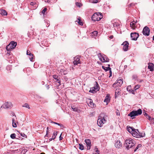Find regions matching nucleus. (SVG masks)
I'll list each match as a JSON object with an SVG mask.
<instances>
[{
	"mask_svg": "<svg viewBox=\"0 0 154 154\" xmlns=\"http://www.w3.org/2000/svg\"><path fill=\"white\" fill-rule=\"evenodd\" d=\"M131 134L133 137L138 138L143 137L145 135L144 133H140L138 129L134 128L131 133Z\"/></svg>",
	"mask_w": 154,
	"mask_h": 154,
	"instance_id": "obj_1",
	"label": "nucleus"
},
{
	"mask_svg": "<svg viewBox=\"0 0 154 154\" xmlns=\"http://www.w3.org/2000/svg\"><path fill=\"white\" fill-rule=\"evenodd\" d=\"M103 17V16L101 13H96L92 16L91 19L94 21H98L100 20Z\"/></svg>",
	"mask_w": 154,
	"mask_h": 154,
	"instance_id": "obj_2",
	"label": "nucleus"
},
{
	"mask_svg": "<svg viewBox=\"0 0 154 154\" xmlns=\"http://www.w3.org/2000/svg\"><path fill=\"white\" fill-rule=\"evenodd\" d=\"M142 113V110L140 109H139L137 110L132 111L128 114V116L132 118V119H134L133 117L141 115Z\"/></svg>",
	"mask_w": 154,
	"mask_h": 154,
	"instance_id": "obj_3",
	"label": "nucleus"
},
{
	"mask_svg": "<svg viewBox=\"0 0 154 154\" xmlns=\"http://www.w3.org/2000/svg\"><path fill=\"white\" fill-rule=\"evenodd\" d=\"M98 56L99 59L103 62H108L109 59L104 55H102L100 53L98 54Z\"/></svg>",
	"mask_w": 154,
	"mask_h": 154,
	"instance_id": "obj_4",
	"label": "nucleus"
},
{
	"mask_svg": "<svg viewBox=\"0 0 154 154\" xmlns=\"http://www.w3.org/2000/svg\"><path fill=\"white\" fill-rule=\"evenodd\" d=\"M123 83V79L121 77H119L116 81L115 83H114L112 86L113 87L118 86L120 87Z\"/></svg>",
	"mask_w": 154,
	"mask_h": 154,
	"instance_id": "obj_5",
	"label": "nucleus"
},
{
	"mask_svg": "<svg viewBox=\"0 0 154 154\" xmlns=\"http://www.w3.org/2000/svg\"><path fill=\"white\" fill-rule=\"evenodd\" d=\"M17 45V42L12 41L6 47V49L7 51H10L11 49L14 48Z\"/></svg>",
	"mask_w": 154,
	"mask_h": 154,
	"instance_id": "obj_6",
	"label": "nucleus"
},
{
	"mask_svg": "<svg viewBox=\"0 0 154 154\" xmlns=\"http://www.w3.org/2000/svg\"><path fill=\"white\" fill-rule=\"evenodd\" d=\"M96 85L94 87H93L91 88L90 90L89 91V92L91 93H94L96 92V91H98L99 88V85L97 82H96Z\"/></svg>",
	"mask_w": 154,
	"mask_h": 154,
	"instance_id": "obj_7",
	"label": "nucleus"
},
{
	"mask_svg": "<svg viewBox=\"0 0 154 154\" xmlns=\"http://www.w3.org/2000/svg\"><path fill=\"white\" fill-rule=\"evenodd\" d=\"M139 35L137 32L131 33V37L132 40L136 41L138 38Z\"/></svg>",
	"mask_w": 154,
	"mask_h": 154,
	"instance_id": "obj_8",
	"label": "nucleus"
},
{
	"mask_svg": "<svg viewBox=\"0 0 154 154\" xmlns=\"http://www.w3.org/2000/svg\"><path fill=\"white\" fill-rule=\"evenodd\" d=\"M150 30L147 26L144 28L143 30V33L144 35L148 36L149 35Z\"/></svg>",
	"mask_w": 154,
	"mask_h": 154,
	"instance_id": "obj_9",
	"label": "nucleus"
},
{
	"mask_svg": "<svg viewBox=\"0 0 154 154\" xmlns=\"http://www.w3.org/2000/svg\"><path fill=\"white\" fill-rule=\"evenodd\" d=\"M12 104L11 102H7L5 103L2 106H1V107H3L5 109H8L11 108L12 107Z\"/></svg>",
	"mask_w": 154,
	"mask_h": 154,
	"instance_id": "obj_10",
	"label": "nucleus"
},
{
	"mask_svg": "<svg viewBox=\"0 0 154 154\" xmlns=\"http://www.w3.org/2000/svg\"><path fill=\"white\" fill-rule=\"evenodd\" d=\"M106 122V120L104 118L100 119H98L97 121V124L99 126L101 127L103 123H105Z\"/></svg>",
	"mask_w": 154,
	"mask_h": 154,
	"instance_id": "obj_11",
	"label": "nucleus"
},
{
	"mask_svg": "<svg viewBox=\"0 0 154 154\" xmlns=\"http://www.w3.org/2000/svg\"><path fill=\"white\" fill-rule=\"evenodd\" d=\"M129 43L128 41H125L122 44L124 45L123 49L125 51H127L128 50L129 45Z\"/></svg>",
	"mask_w": 154,
	"mask_h": 154,
	"instance_id": "obj_12",
	"label": "nucleus"
},
{
	"mask_svg": "<svg viewBox=\"0 0 154 154\" xmlns=\"http://www.w3.org/2000/svg\"><path fill=\"white\" fill-rule=\"evenodd\" d=\"M85 142L87 146V149H90L91 146V142L90 139H87L85 140Z\"/></svg>",
	"mask_w": 154,
	"mask_h": 154,
	"instance_id": "obj_13",
	"label": "nucleus"
},
{
	"mask_svg": "<svg viewBox=\"0 0 154 154\" xmlns=\"http://www.w3.org/2000/svg\"><path fill=\"white\" fill-rule=\"evenodd\" d=\"M30 5L34 6L35 8L33 9H36L38 6V3L36 1H34L30 2Z\"/></svg>",
	"mask_w": 154,
	"mask_h": 154,
	"instance_id": "obj_14",
	"label": "nucleus"
},
{
	"mask_svg": "<svg viewBox=\"0 0 154 154\" xmlns=\"http://www.w3.org/2000/svg\"><path fill=\"white\" fill-rule=\"evenodd\" d=\"M80 59L79 57L76 56L74 58V60L73 63L75 65H77L78 64L80 63Z\"/></svg>",
	"mask_w": 154,
	"mask_h": 154,
	"instance_id": "obj_15",
	"label": "nucleus"
},
{
	"mask_svg": "<svg viewBox=\"0 0 154 154\" xmlns=\"http://www.w3.org/2000/svg\"><path fill=\"white\" fill-rule=\"evenodd\" d=\"M115 146L118 148H120L122 146V143L120 140H117L115 144Z\"/></svg>",
	"mask_w": 154,
	"mask_h": 154,
	"instance_id": "obj_16",
	"label": "nucleus"
},
{
	"mask_svg": "<svg viewBox=\"0 0 154 154\" xmlns=\"http://www.w3.org/2000/svg\"><path fill=\"white\" fill-rule=\"evenodd\" d=\"M137 21H135L134 20L133 21L131 22L130 23V26L131 27V28L133 29H135L136 27L135 25L136 23H137Z\"/></svg>",
	"mask_w": 154,
	"mask_h": 154,
	"instance_id": "obj_17",
	"label": "nucleus"
},
{
	"mask_svg": "<svg viewBox=\"0 0 154 154\" xmlns=\"http://www.w3.org/2000/svg\"><path fill=\"white\" fill-rule=\"evenodd\" d=\"M53 78L56 80V82L59 84V85H60V77L56 75H53Z\"/></svg>",
	"mask_w": 154,
	"mask_h": 154,
	"instance_id": "obj_18",
	"label": "nucleus"
},
{
	"mask_svg": "<svg viewBox=\"0 0 154 154\" xmlns=\"http://www.w3.org/2000/svg\"><path fill=\"white\" fill-rule=\"evenodd\" d=\"M134 141H133L131 139H126L125 141V143H124V146H125V145L128 144H131V143H132Z\"/></svg>",
	"mask_w": 154,
	"mask_h": 154,
	"instance_id": "obj_19",
	"label": "nucleus"
},
{
	"mask_svg": "<svg viewBox=\"0 0 154 154\" xmlns=\"http://www.w3.org/2000/svg\"><path fill=\"white\" fill-rule=\"evenodd\" d=\"M134 146H135V144H134V142H133V143H131V144H128H128H126V145H125V146L126 147V148L127 149H129L130 148L133 147Z\"/></svg>",
	"mask_w": 154,
	"mask_h": 154,
	"instance_id": "obj_20",
	"label": "nucleus"
},
{
	"mask_svg": "<svg viewBox=\"0 0 154 154\" xmlns=\"http://www.w3.org/2000/svg\"><path fill=\"white\" fill-rule=\"evenodd\" d=\"M72 109L74 112H79L80 110L78 109V107H75L74 105H72L71 106Z\"/></svg>",
	"mask_w": 154,
	"mask_h": 154,
	"instance_id": "obj_21",
	"label": "nucleus"
},
{
	"mask_svg": "<svg viewBox=\"0 0 154 154\" xmlns=\"http://www.w3.org/2000/svg\"><path fill=\"white\" fill-rule=\"evenodd\" d=\"M127 128L128 131L131 134L134 129V128L133 127H131L129 126H128Z\"/></svg>",
	"mask_w": 154,
	"mask_h": 154,
	"instance_id": "obj_22",
	"label": "nucleus"
},
{
	"mask_svg": "<svg viewBox=\"0 0 154 154\" xmlns=\"http://www.w3.org/2000/svg\"><path fill=\"white\" fill-rule=\"evenodd\" d=\"M148 68L151 71L153 70V64L152 63H149L148 64Z\"/></svg>",
	"mask_w": 154,
	"mask_h": 154,
	"instance_id": "obj_23",
	"label": "nucleus"
},
{
	"mask_svg": "<svg viewBox=\"0 0 154 154\" xmlns=\"http://www.w3.org/2000/svg\"><path fill=\"white\" fill-rule=\"evenodd\" d=\"M0 14L2 15H6L7 13L5 10L0 9Z\"/></svg>",
	"mask_w": 154,
	"mask_h": 154,
	"instance_id": "obj_24",
	"label": "nucleus"
},
{
	"mask_svg": "<svg viewBox=\"0 0 154 154\" xmlns=\"http://www.w3.org/2000/svg\"><path fill=\"white\" fill-rule=\"evenodd\" d=\"M94 105H95L93 103L92 100L90 99L89 106L93 108L94 107Z\"/></svg>",
	"mask_w": 154,
	"mask_h": 154,
	"instance_id": "obj_25",
	"label": "nucleus"
},
{
	"mask_svg": "<svg viewBox=\"0 0 154 154\" xmlns=\"http://www.w3.org/2000/svg\"><path fill=\"white\" fill-rule=\"evenodd\" d=\"M98 33L97 31H94L91 33L90 35L92 37H94L95 36H97Z\"/></svg>",
	"mask_w": 154,
	"mask_h": 154,
	"instance_id": "obj_26",
	"label": "nucleus"
},
{
	"mask_svg": "<svg viewBox=\"0 0 154 154\" xmlns=\"http://www.w3.org/2000/svg\"><path fill=\"white\" fill-rule=\"evenodd\" d=\"M12 126L13 127L16 128L17 127V125L16 124V121L14 119H12Z\"/></svg>",
	"mask_w": 154,
	"mask_h": 154,
	"instance_id": "obj_27",
	"label": "nucleus"
},
{
	"mask_svg": "<svg viewBox=\"0 0 154 154\" xmlns=\"http://www.w3.org/2000/svg\"><path fill=\"white\" fill-rule=\"evenodd\" d=\"M102 68L104 69L105 71H107L108 70H111V68L109 67H106L103 66H102Z\"/></svg>",
	"mask_w": 154,
	"mask_h": 154,
	"instance_id": "obj_28",
	"label": "nucleus"
},
{
	"mask_svg": "<svg viewBox=\"0 0 154 154\" xmlns=\"http://www.w3.org/2000/svg\"><path fill=\"white\" fill-rule=\"evenodd\" d=\"M78 20H79V21L78 22L79 23V24L81 26H82L83 25L82 22L81 21V19L79 17H78Z\"/></svg>",
	"mask_w": 154,
	"mask_h": 154,
	"instance_id": "obj_29",
	"label": "nucleus"
},
{
	"mask_svg": "<svg viewBox=\"0 0 154 154\" xmlns=\"http://www.w3.org/2000/svg\"><path fill=\"white\" fill-rule=\"evenodd\" d=\"M121 93V92L120 91H116L115 92V98H116Z\"/></svg>",
	"mask_w": 154,
	"mask_h": 154,
	"instance_id": "obj_30",
	"label": "nucleus"
},
{
	"mask_svg": "<svg viewBox=\"0 0 154 154\" xmlns=\"http://www.w3.org/2000/svg\"><path fill=\"white\" fill-rule=\"evenodd\" d=\"M23 107H26V108H28V109H30V107H29V104L27 103H26L25 104H24L22 106Z\"/></svg>",
	"mask_w": 154,
	"mask_h": 154,
	"instance_id": "obj_31",
	"label": "nucleus"
},
{
	"mask_svg": "<svg viewBox=\"0 0 154 154\" xmlns=\"http://www.w3.org/2000/svg\"><path fill=\"white\" fill-rule=\"evenodd\" d=\"M79 149L81 150L84 149V146L83 145L81 144H79Z\"/></svg>",
	"mask_w": 154,
	"mask_h": 154,
	"instance_id": "obj_32",
	"label": "nucleus"
},
{
	"mask_svg": "<svg viewBox=\"0 0 154 154\" xmlns=\"http://www.w3.org/2000/svg\"><path fill=\"white\" fill-rule=\"evenodd\" d=\"M11 137L13 139H14L16 137V134L14 133L11 134L10 135Z\"/></svg>",
	"mask_w": 154,
	"mask_h": 154,
	"instance_id": "obj_33",
	"label": "nucleus"
},
{
	"mask_svg": "<svg viewBox=\"0 0 154 154\" xmlns=\"http://www.w3.org/2000/svg\"><path fill=\"white\" fill-rule=\"evenodd\" d=\"M104 102H106L107 103L109 102V100L108 98V97L107 96H106L105 99L104 100Z\"/></svg>",
	"mask_w": 154,
	"mask_h": 154,
	"instance_id": "obj_34",
	"label": "nucleus"
},
{
	"mask_svg": "<svg viewBox=\"0 0 154 154\" xmlns=\"http://www.w3.org/2000/svg\"><path fill=\"white\" fill-rule=\"evenodd\" d=\"M57 131H54L53 134V136L54 137H55V138H56V136L57 135Z\"/></svg>",
	"mask_w": 154,
	"mask_h": 154,
	"instance_id": "obj_35",
	"label": "nucleus"
},
{
	"mask_svg": "<svg viewBox=\"0 0 154 154\" xmlns=\"http://www.w3.org/2000/svg\"><path fill=\"white\" fill-rule=\"evenodd\" d=\"M47 8H44V9H43L42 10V13L43 14H45V12L47 11Z\"/></svg>",
	"mask_w": 154,
	"mask_h": 154,
	"instance_id": "obj_36",
	"label": "nucleus"
},
{
	"mask_svg": "<svg viewBox=\"0 0 154 154\" xmlns=\"http://www.w3.org/2000/svg\"><path fill=\"white\" fill-rule=\"evenodd\" d=\"M29 59L31 61H32V59L33 58V55L32 54L29 55Z\"/></svg>",
	"mask_w": 154,
	"mask_h": 154,
	"instance_id": "obj_37",
	"label": "nucleus"
},
{
	"mask_svg": "<svg viewBox=\"0 0 154 154\" xmlns=\"http://www.w3.org/2000/svg\"><path fill=\"white\" fill-rule=\"evenodd\" d=\"M132 78L135 80H136L137 79V75H133Z\"/></svg>",
	"mask_w": 154,
	"mask_h": 154,
	"instance_id": "obj_38",
	"label": "nucleus"
},
{
	"mask_svg": "<svg viewBox=\"0 0 154 154\" xmlns=\"http://www.w3.org/2000/svg\"><path fill=\"white\" fill-rule=\"evenodd\" d=\"M19 133L20 134V135L23 137H26V136L24 133L19 132Z\"/></svg>",
	"mask_w": 154,
	"mask_h": 154,
	"instance_id": "obj_39",
	"label": "nucleus"
},
{
	"mask_svg": "<svg viewBox=\"0 0 154 154\" xmlns=\"http://www.w3.org/2000/svg\"><path fill=\"white\" fill-rule=\"evenodd\" d=\"M51 122V123H54V124H56V125H59V126H61V125H62L58 123H57V122H53V121H52Z\"/></svg>",
	"mask_w": 154,
	"mask_h": 154,
	"instance_id": "obj_40",
	"label": "nucleus"
},
{
	"mask_svg": "<svg viewBox=\"0 0 154 154\" xmlns=\"http://www.w3.org/2000/svg\"><path fill=\"white\" fill-rule=\"evenodd\" d=\"M140 85H137L134 87V89L135 90H136L138 88H139L140 87Z\"/></svg>",
	"mask_w": 154,
	"mask_h": 154,
	"instance_id": "obj_41",
	"label": "nucleus"
},
{
	"mask_svg": "<svg viewBox=\"0 0 154 154\" xmlns=\"http://www.w3.org/2000/svg\"><path fill=\"white\" fill-rule=\"evenodd\" d=\"M141 146V144H138V145L136 147V148L135 149L134 151H136L139 147H140Z\"/></svg>",
	"mask_w": 154,
	"mask_h": 154,
	"instance_id": "obj_42",
	"label": "nucleus"
},
{
	"mask_svg": "<svg viewBox=\"0 0 154 154\" xmlns=\"http://www.w3.org/2000/svg\"><path fill=\"white\" fill-rule=\"evenodd\" d=\"M91 2L92 3H96L98 2V0H92Z\"/></svg>",
	"mask_w": 154,
	"mask_h": 154,
	"instance_id": "obj_43",
	"label": "nucleus"
},
{
	"mask_svg": "<svg viewBox=\"0 0 154 154\" xmlns=\"http://www.w3.org/2000/svg\"><path fill=\"white\" fill-rule=\"evenodd\" d=\"M95 151L97 153V154H99V151L98 150L97 148H96L95 149Z\"/></svg>",
	"mask_w": 154,
	"mask_h": 154,
	"instance_id": "obj_44",
	"label": "nucleus"
},
{
	"mask_svg": "<svg viewBox=\"0 0 154 154\" xmlns=\"http://www.w3.org/2000/svg\"><path fill=\"white\" fill-rule=\"evenodd\" d=\"M128 91L130 93H132V94H134V91L133 90H132V89H130Z\"/></svg>",
	"mask_w": 154,
	"mask_h": 154,
	"instance_id": "obj_45",
	"label": "nucleus"
},
{
	"mask_svg": "<svg viewBox=\"0 0 154 154\" xmlns=\"http://www.w3.org/2000/svg\"><path fill=\"white\" fill-rule=\"evenodd\" d=\"M45 22H47V25H46V26H47V27H48V26H49V25H50V24H49V21H48V20H46V21H45Z\"/></svg>",
	"mask_w": 154,
	"mask_h": 154,
	"instance_id": "obj_46",
	"label": "nucleus"
},
{
	"mask_svg": "<svg viewBox=\"0 0 154 154\" xmlns=\"http://www.w3.org/2000/svg\"><path fill=\"white\" fill-rule=\"evenodd\" d=\"M131 86H128L127 88V90L128 91H129V90L131 89Z\"/></svg>",
	"mask_w": 154,
	"mask_h": 154,
	"instance_id": "obj_47",
	"label": "nucleus"
},
{
	"mask_svg": "<svg viewBox=\"0 0 154 154\" xmlns=\"http://www.w3.org/2000/svg\"><path fill=\"white\" fill-rule=\"evenodd\" d=\"M26 54L28 55H29L30 54H31V53L30 51H28V50H27V52H26Z\"/></svg>",
	"mask_w": 154,
	"mask_h": 154,
	"instance_id": "obj_48",
	"label": "nucleus"
},
{
	"mask_svg": "<svg viewBox=\"0 0 154 154\" xmlns=\"http://www.w3.org/2000/svg\"><path fill=\"white\" fill-rule=\"evenodd\" d=\"M55 139V137H54V136H53L52 138H50L49 139L50 141H51L52 140H54Z\"/></svg>",
	"mask_w": 154,
	"mask_h": 154,
	"instance_id": "obj_49",
	"label": "nucleus"
},
{
	"mask_svg": "<svg viewBox=\"0 0 154 154\" xmlns=\"http://www.w3.org/2000/svg\"><path fill=\"white\" fill-rule=\"evenodd\" d=\"M76 5L80 7V3L78 2H76Z\"/></svg>",
	"mask_w": 154,
	"mask_h": 154,
	"instance_id": "obj_50",
	"label": "nucleus"
},
{
	"mask_svg": "<svg viewBox=\"0 0 154 154\" xmlns=\"http://www.w3.org/2000/svg\"><path fill=\"white\" fill-rule=\"evenodd\" d=\"M61 135H62V133L60 135V136L59 137V138H60V140H62L63 138V137H61Z\"/></svg>",
	"mask_w": 154,
	"mask_h": 154,
	"instance_id": "obj_51",
	"label": "nucleus"
},
{
	"mask_svg": "<svg viewBox=\"0 0 154 154\" xmlns=\"http://www.w3.org/2000/svg\"><path fill=\"white\" fill-rule=\"evenodd\" d=\"M146 117L147 119H148L149 120L150 119V118H151V117L149 115H148L147 116H146Z\"/></svg>",
	"mask_w": 154,
	"mask_h": 154,
	"instance_id": "obj_52",
	"label": "nucleus"
},
{
	"mask_svg": "<svg viewBox=\"0 0 154 154\" xmlns=\"http://www.w3.org/2000/svg\"><path fill=\"white\" fill-rule=\"evenodd\" d=\"M109 73H110V75L109 76V77H111L112 76V72L111 70L109 71Z\"/></svg>",
	"mask_w": 154,
	"mask_h": 154,
	"instance_id": "obj_53",
	"label": "nucleus"
},
{
	"mask_svg": "<svg viewBox=\"0 0 154 154\" xmlns=\"http://www.w3.org/2000/svg\"><path fill=\"white\" fill-rule=\"evenodd\" d=\"M113 38V35H111L109 36V38L110 39H112Z\"/></svg>",
	"mask_w": 154,
	"mask_h": 154,
	"instance_id": "obj_54",
	"label": "nucleus"
},
{
	"mask_svg": "<svg viewBox=\"0 0 154 154\" xmlns=\"http://www.w3.org/2000/svg\"><path fill=\"white\" fill-rule=\"evenodd\" d=\"M48 133L46 132V134L45 136V137H48Z\"/></svg>",
	"mask_w": 154,
	"mask_h": 154,
	"instance_id": "obj_55",
	"label": "nucleus"
},
{
	"mask_svg": "<svg viewBox=\"0 0 154 154\" xmlns=\"http://www.w3.org/2000/svg\"><path fill=\"white\" fill-rule=\"evenodd\" d=\"M48 131H49V128H48V127H47V128L46 132L48 133Z\"/></svg>",
	"mask_w": 154,
	"mask_h": 154,
	"instance_id": "obj_56",
	"label": "nucleus"
},
{
	"mask_svg": "<svg viewBox=\"0 0 154 154\" xmlns=\"http://www.w3.org/2000/svg\"><path fill=\"white\" fill-rule=\"evenodd\" d=\"M144 116H147L148 115V114H146L145 112V113L144 114Z\"/></svg>",
	"mask_w": 154,
	"mask_h": 154,
	"instance_id": "obj_57",
	"label": "nucleus"
},
{
	"mask_svg": "<svg viewBox=\"0 0 154 154\" xmlns=\"http://www.w3.org/2000/svg\"><path fill=\"white\" fill-rule=\"evenodd\" d=\"M130 5V6H132V5H134V4H133L132 3V4H131Z\"/></svg>",
	"mask_w": 154,
	"mask_h": 154,
	"instance_id": "obj_58",
	"label": "nucleus"
},
{
	"mask_svg": "<svg viewBox=\"0 0 154 154\" xmlns=\"http://www.w3.org/2000/svg\"><path fill=\"white\" fill-rule=\"evenodd\" d=\"M116 114L117 115H119V114L118 113H117Z\"/></svg>",
	"mask_w": 154,
	"mask_h": 154,
	"instance_id": "obj_59",
	"label": "nucleus"
},
{
	"mask_svg": "<svg viewBox=\"0 0 154 154\" xmlns=\"http://www.w3.org/2000/svg\"><path fill=\"white\" fill-rule=\"evenodd\" d=\"M153 40L154 41V35L153 36Z\"/></svg>",
	"mask_w": 154,
	"mask_h": 154,
	"instance_id": "obj_60",
	"label": "nucleus"
},
{
	"mask_svg": "<svg viewBox=\"0 0 154 154\" xmlns=\"http://www.w3.org/2000/svg\"><path fill=\"white\" fill-rule=\"evenodd\" d=\"M40 154H45L44 153H41Z\"/></svg>",
	"mask_w": 154,
	"mask_h": 154,
	"instance_id": "obj_61",
	"label": "nucleus"
},
{
	"mask_svg": "<svg viewBox=\"0 0 154 154\" xmlns=\"http://www.w3.org/2000/svg\"><path fill=\"white\" fill-rule=\"evenodd\" d=\"M144 72V71H142V73H143V72Z\"/></svg>",
	"mask_w": 154,
	"mask_h": 154,
	"instance_id": "obj_62",
	"label": "nucleus"
},
{
	"mask_svg": "<svg viewBox=\"0 0 154 154\" xmlns=\"http://www.w3.org/2000/svg\"><path fill=\"white\" fill-rule=\"evenodd\" d=\"M108 67H109V66H110V65H109V64H108Z\"/></svg>",
	"mask_w": 154,
	"mask_h": 154,
	"instance_id": "obj_63",
	"label": "nucleus"
},
{
	"mask_svg": "<svg viewBox=\"0 0 154 154\" xmlns=\"http://www.w3.org/2000/svg\"><path fill=\"white\" fill-rule=\"evenodd\" d=\"M153 137L154 138V134L152 135Z\"/></svg>",
	"mask_w": 154,
	"mask_h": 154,
	"instance_id": "obj_64",
	"label": "nucleus"
}]
</instances>
